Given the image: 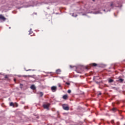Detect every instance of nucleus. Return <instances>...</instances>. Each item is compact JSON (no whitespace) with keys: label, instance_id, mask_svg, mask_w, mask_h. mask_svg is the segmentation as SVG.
Here are the masks:
<instances>
[{"label":"nucleus","instance_id":"obj_1","mask_svg":"<svg viewBox=\"0 0 125 125\" xmlns=\"http://www.w3.org/2000/svg\"><path fill=\"white\" fill-rule=\"evenodd\" d=\"M120 7L121 6V2H117L116 3L115 1L110 2V7L111 8H114V7Z\"/></svg>","mask_w":125,"mask_h":125},{"label":"nucleus","instance_id":"obj_2","mask_svg":"<svg viewBox=\"0 0 125 125\" xmlns=\"http://www.w3.org/2000/svg\"><path fill=\"white\" fill-rule=\"evenodd\" d=\"M49 106H50V104H45L43 105V107L44 109H47V110L49 109Z\"/></svg>","mask_w":125,"mask_h":125},{"label":"nucleus","instance_id":"obj_3","mask_svg":"<svg viewBox=\"0 0 125 125\" xmlns=\"http://www.w3.org/2000/svg\"><path fill=\"white\" fill-rule=\"evenodd\" d=\"M51 89L53 91V92H55V91L57 90V87L55 86H53L51 87Z\"/></svg>","mask_w":125,"mask_h":125},{"label":"nucleus","instance_id":"obj_4","mask_svg":"<svg viewBox=\"0 0 125 125\" xmlns=\"http://www.w3.org/2000/svg\"><path fill=\"white\" fill-rule=\"evenodd\" d=\"M0 20H2V21H4L5 20H6V18L2 16V15H0Z\"/></svg>","mask_w":125,"mask_h":125},{"label":"nucleus","instance_id":"obj_5","mask_svg":"<svg viewBox=\"0 0 125 125\" xmlns=\"http://www.w3.org/2000/svg\"><path fill=\"white\" fill-rule=\"evenodd\" d=\"M56 74H59V75H60L61 74V69H58L56 70Z\"/></svg>","mask_w":125,"mask_h":125},{"label":"nucleus","instance_id":"obj_6","mask_svg":"<svg viewBox=\"0 0 125 125\" xmlns=\"http://www.w3.org/2000/svg\"><path fill=\"white\" fill-rule=\"evenodd\" d=\"M62 98L63 99H64V100H67V99H68V95H64L62 96Z\"/></svg>","mask_w":125,"mask_h":125},{"label":"nucleus","instance_id":"obj_7","mask_svg":"<svg viewBox=\"0 0 125 125\" xmlns=\"http://www.w3.org/2000/svg\"><path fill=\"white\" fill-rule=\"evenodd\" d=\"M63 108L64 110H65L66 111H69V109L68 106H63Z\"/></svg>","mask_w":125,"mask_h":125},{"label":"nucleus","instance_id":"obj_8","mask_svg":"<svg viewBox=\"0 0 125 125\" xmlns=\"http://www.w3.org/2000/svg\"><path fill=\"white\" fill-rule=\"evenodd\" d=\"M30 88L33 89V90H35V89H36V86H35V85L33 84L31 86Z\"/></svg>","mask_w":125,"mask_h":125},{"label":"nucleus","instance_id":"obj_9","mask_svg":"<svg viewBox=\"0 0 125 125\" xmlns=\"http://www.w3.org/2000/svg\"><path fill=\"white\" fill-rule=\"evenodd\" d=\"M90 66H93V67H96L97 66V64L95 63H92L90 64Z\"/></svg>","mask_w":125,"mask_h":125},{"label":"nucleus","instance_id":"obj_10","mask_svg":"<svg viewBox=\"0 0 125 125\" xmlns=\"http://www.w3.org/2000/svg\"><path fill=\"white\" fill-rule=\"evenodd\" d=\"M22 77H23V78H27V77L28 78H32V76L31 75H22Z\"/></svg>","mask_w":125,"mask_h":125},{"label":"nucleus","instance_id":"obj_11","mask_svg":"<svg viewBox=\"0 0 125 125\" xmlns=\"http://www.w3.org/2000/svg\"><path fill=\"white\" fill-rule=\"evenodd\" d=\"M10 106L11 107H13V108H14V107H15V105H14V104L13 102H11L10 103Z\"/></svg>","mask_w":125,"mask_h":125},{"label":"nucleus","instance_id":"obj_12","mask_svg":"<svg viewBox=\"0 0 125 125\" xmlns=\"http://www.w3.org/2000/svg\"><path fill=\"white\" fill-rule=\"evenodd\" d=\"M119 82H120V83H123L124 82V79L120 78L119 80Z\"/></svg>","mask_w":125,"mask_h":125},{"label":"nucleus","instance_id":"obj_13","mask_svg":"<svg viewBox=\"0 0 125 125\" xmlns=\"http://www.w3.org/2000/svg\"><path fill=\"white\" fill-rule=\"evenodd\" d=\"M40 97H42V96H43V93L41 92L40 93Z\"/></svg>","mask_w":125,"mask_h":125},{"label":"nucleus","instance_id":"obj_14","mask_svg":"<svg viewBox=\"0 0 125 125\" xmlns=\"http://www.w3.org/2000/svg\"><path fill=\"white\" fill-rule=\"evenodd\" d=\"M113 82H114V80H113V79H109L108 80V83H113Z\"/></svg>","mask_w":125,"mask_h":125},{"label":"nucleus","instance_id":"obj_15","mask_svg":"<svg viewBox=\"0 0 125 125\" xmlns=\"http://www.w3.org/2000/svg\"><path fill=\"white\" fill-rule=\"evenodd\" d=\"M117 110V108H115V107H113L112 109V111H113V112H116V110Z\"/></svg>","mask_w":125,"mask_h":125},{"label":"nucleus","instance_id":"obj_16","mask_svg":"<svg viewBox=\"0 0 125 125\" xmlns=\"http://www.w3.org/2000/svg\"><path fill=\"white\" fill-rule=\"evenodd\" d=\"M15 107H18V104L15 103L14 104Z\"/></svg>","mask_w":125,"mask_h":125},{"label":"nucleus","instance_id":"obj_17","mask_svg":"<svg viewBox=\"0 0 125 125\" xmlns=\"http://www.w3.org/2000/svg\"><path fill=\"white\" fill-rule=\"evenodd\" d=\"M72 16H73V17H77V16H78V15H76L75 16V14L73 13V14H72Z\"/></svg>","mask_w":125,"mask_h":125},{"label":"nucleus","instance_id":"obj_18","mask_svg":"<svg viewBox=\"0 0 125 125\" xmlns=\"http://www.w3.org/2000/svg\"><path fill=\"white\" fill-rule=\"evenodd\" d=\"M4 78H5V79H8V75H5Z\"/></svg>","mask_w":125,"mask_h":125},{"label":"nucleus","instance_id":"obj_19","mask_svg":"<svg viewBox=\"0 0 125 125\" xmlns=\"http://www.w3.org/2000/svg\"><path fill=\"white\" fill-rule=\"evenodd\" d=\"M66 84H67V85H70V83H68V82H66Z\"/></svg>","mask_w":125,"mask_h":125},{"label":"nucleus","instance_id":"obj_20","mask_svg":"<svg viewBox=\"0 0 125 125\" xmlns=\"http://www.w3.org/2000/svg\"><path fill=\"white\" fill-rule=\"evenodd\" d=\"M58 85L59 87H61V84L58 83Z\"/></svg>","mask_w":125,"mask_h":125},{"label":"nucleus","instance_id":"obj_21","mask_svg":"<svg viewBox=\"0 0 125 125\" xmlns=\"http://www.w3.org/2000/svg\"><path fill=\"white\" fill-rule=\"evenodd\" d=\"M71 90H68V91H67V92H68V93H71Z\"/></svg>","mask_w":125,"mask_h":125},{"label":"nucleus","instance_id":"obj_22","mask_svg":"<svg viewBox=\"0 0 125 125\" xmlns=\"http://www.w3.org/2000/svg\"><path fill=\"white\" fill-rule=\"evenodd\" d=\"M111 124H114V120H111Z\"/></svg>","mask_w":125,"mask_h":125},{"label":"nucleus","instance_id":"obj_23","mask_svg":"<svg viewBox=\"0 0 125 125\" xmlns=\"http://www.w3.org/2000/svg\"><path fill=\"white\" fill-rule=\"evenodd\" d=\"M70 68H74L75 67V66H73L72 65H70Z\"/></svg>","mask_w":125,"mask_h":125},{"label":"nucleus","instance_id":"obj_24","mask_svg":"<svg viewBox=\"0 0 125 125\" xmlns=\"http://www.w3.org/2000/svg\"><path fill=\"white\" fill-rule=\"evenodd\" d=\"M14 82H16V79H14Z\"/></svg>","mask_w":125,"mask_h":125},{"label":"nucleus","instance_id":"obj_25","mask_svg":"<svg viewBox=\"0 0 125 125\" xmlns=\"http://www.w3.org/2000/svg\"><path fill=\"white\" fill-rule=\"evenodd\" d=\"M101 94V93H100L98 95H100Z\"/></svg>","mask_w":125,"mask_h":125},{"label":"nucleus","instance_id":"obj_26","mask_svg":"<svg viewBox=\"0 0 125 125\" xmlns=\"http://www.w3.org/2000/svg\"><path fill=\"white\" fill-rule=\"evenodd\" d=\"M104 11H105V9L104 10Z\"/></svg>","mask_w":125,"mask_h":125},{"label":"nucleus","instance_id":"obj_27","mask_svg":"<svg viewBox=\"0 0 125 125\" xmlns=\"http://www.w3.org/2000/svg\"><path fill=\"white\" fill-rule=\"evenodd\" d=\"M37 119H39V117H37Z\"/></svg>","mask_w":125,"mask_h":125},{"label":"nucleus","instance_id":"obj_28","mask_svg":"<svg viewBox=\"0 0 125 125\" xmlns=\"http://www.w3.org/2000/svg\"><path fill=\"white\" fill-rule=\"evenodd\" d=\"M29 35H31V33H29Z\"/></svg>","mask_w":125,"mask_h":125},{"label":"nucleus","instance_id":"obj_29","mask_svg":"<svg viewBox=\"0 0 125 125\" xmlns=\"http://www.w3.org/2000/svg\"><path fill=\"white\" fill-rule=\"evenodd\" d=\"M115 16H116L115 14H114Z\"/></svg>","mask_w":125,"mask_h":125},{"label":"nucleus","instance_id":"obj_30","mask_svg":"<svg viewBox=\"0 0 125 125\" xmlns=\"http://www.w3.org/2000/svg\"><path fill=\"white\" fill-rule=\"evenodd\" d=\"M93 1H94V0H92Z\"/></svg>","mask_w":125,"mask_h":125},{"label":"nucleus","instance_id":"obj_31","mask_svg":"<svg viewBox=\"0 0 125 125\" xmlns=\"http://www.w3.org/2000/svg\"><path fill=\"white\" fill-rule=\"evenodd\" d=\"M124 61H125V60H124Z\"/></svg>","mask_w":125,"mask_h":125}]
</instances>
